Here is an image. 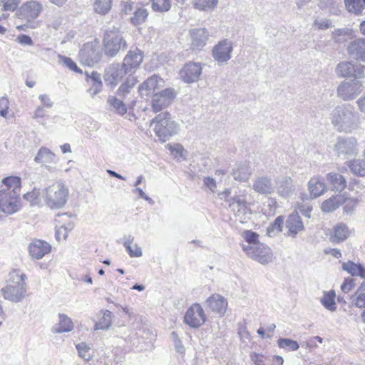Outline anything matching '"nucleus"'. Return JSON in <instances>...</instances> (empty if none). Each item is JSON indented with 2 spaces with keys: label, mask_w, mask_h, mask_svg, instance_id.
Wrapping results in <instances>:
<instances>
[{
  "label": "nucleus",
  "mask_w": 365,
  "mask_h": 365,
  "mask_svg": "<svg viewBox=\"0 0 365 365\" xmlns=\"http://www.w3.org/2000/svg\"><path fill=\"white\" fill-rule=\"evenodd\" d=\"M342 268L351 276H359L362 279H365V268L361 264L348 261L342 264Z\"/></svg>",
  "instance_id": "e433bc0d"
},
{
  "label": "nucleus",
  "mask_w": 365,
  "mask_h": 365,
  "mask_svg": "<svg viewBox=\"0 0 365 365\" xmlns=\"http://www.w3.org/2000/svg\"><path fill=\"white\" fill-rule=\"evenodd\" d=\"M18 42L21 45L32 46L34 44L32 38L26 34H21L17 37Z\"/></svg>",
  "instance_id": "774afa93"
},
{
  "label": "nucleus",
  "mask_w": 365,
  "mask_h": 365,
  "mask_svg": "<svg viewBox=\"0 0 365 365\" xmlns=\"http://www.w3.org/2000/svg\"><path fill=\"white\" fill-rule=\"evenodd\" d=\"M104 53L109 57H114L120 50L127 48L125 41L122 37L118 28H108L103 37Z\"/></svg>",
  "instance_id": "39448f33"
},
{
  "label": "nucleus",
  "mask_w": 365,
  "mask_h": 365,
  "mask_svg": "<svg viewBox=\"0 0 365 365\" xmlns=\"http://www.w3.org/2000/svg\"><path fill=\"white\" fill-rule=\"evenodd\" d=\"M42 10L43 6L40 2L31 0L24 3L18 9L16 15L19 19L26 20L29 23L38 17Z\"/></svg>",
  "instance_id": "f8f14e48"
},
{
  "label": "nucleus",
  "mask_w": 365,
  "mask_h": 365,
  "mask_svg": "<svg viewBox=\"0 0 365 365\" xmlns=\"http://www.w3.org/2000/svg\"><path fill=\"white\" fill-rule=\"evenodd\" d=\"M20 2L21 0H1L4 11H15Z\"/></svg>",
  "instance_id": "bf43d9fd"
},
{
  "label": "nucleus",
  "mask_w": 365,
  "mask_h": 365,
  "mask_svg": "<svg viewBox=\"0 0 365 365\" xmlns=\"http://www.w3.org/2000/svg\"><path fill=\"white\" fill-rule=\"evenodd\" d=\"M252 175L251 168L247 164H240L232 170L233 178L240 182H246Z\"/></svg>",
  "instance_id": "473e14b6"
},
{
  "label": "nucleus",
  "mask_w": 365,
  "mask_h": 365,
  "mask_svg": "<svg viewBox=\"0 0 365 365\" xmlns=\"http://www.w3.org/2000/svg\"><path fill=\"white\" fill-rule=\"evenodd\" d=\"M38 163H56V155L48 148L41 147L34 158Z\"/></svg>",
  "instance_id": "c9c22d12"
},
{
  "label": "nucleus",
  "mask_w": 365,
  "mask_h": 365,
  "mask_svg": "<svg viewBox=\"0 0 365 365\" xmlns=\"http://www.w3.org/2000/svg\"><path fill=\"white\" fill-rule=\"evenodd\" d=\"M344 202L345 200L341 195H333L322 202L321 209L324 212H331Z\"/></svg>",
  "instance_id": "7c9ffc66"
},
{
  "label": "nucleus",
  "mask_w": 365,
  "mask_h": 365,
  "mask_svg": "<svg viewBox=\"0 0 365 365\" xmlns=\"http://www.w3.org/2000/svg\"><path fill=\"white\" fill-rule=\"evenodd\" d=\"M132 83H129V79L127 78L126 81L122 83L118 89L117 94L120 96H124L128 93L133 86L135 85V82L132 80Z\"/></svg>",
  "instance_id": "052dcab7"
},
{
  "label": "nucleus",
  "mask_w": 365,
  "mask_h": 365,
  "mask_svg": "<svg viewBox=\"0 0 365 365\" xmlns=\"http://www.w3.org/2000/svg\"><path fill=\"white\" fill-rule=\"evenodd\" d=\"M143 53L138 48L130 50L125 56L123 66L126 68L128 73H131L133 68H138L142 63Z\"/></svg>",
  "instance_id": "393cba45"
},
{
  "label": "nucleus",
  "mask_w": 365,
  "mask_h": 365,
  "mask_svg": "<svg viewBox=\"0 0 365 365\" xmlns=\"http://www.w3.org/2000/svg\"><path fill=\"white\" fill-rule=\"evenodd\" d=\"M218 3V0H200L195 2V8L206 11L207 9H214Z\"/></svg>",
  "instance_id": "3c124183"
},
{
  "label": "nucleus",
  "mask_w": 365,
  "mask_h": 365,
  "mask_svg": "<svg viewBox=\"0 0 365 365\" xmlns=\"http://www.w3.org/2000/svg\"><path fill=\"white\" fill-rule=\"evenodd\" d=\"M163 83V78L157 75H153L141 83L138 89L142 95L148 96L150 93L154 92L155 89L161 86Z\"/></svg>",
  "instance_id": "c756f323"
},
{
  "label": "nucleus",
  "mask_w": 365,
  "mask_h": 365,
  "mask_svg": "<svg viewBox=\"0 0 365 365\" xmlns=\"http://www.w3.org/2000/svg\"><path fill=\"white\" fill-rule=\"evenodd\" d=\"M242 250L249 257L262 264L264 265L272 261V251L264 243H255L253 245H242Z\"/></svg>",
  "instance_id": "423d86ee"
},
{
  "label": "nucleus",
  "mask_w": 365,
  "mask_h": 365,
  "mask_svg": "<svg viewBox=\"0 0 365 365\" xmlns=\"http://www.w3.org/2000/svg\"><path fill=\"white\" fill-rule=\"evenodd\" d=\"M353 299L355 301V306L359 308L365 307V292H359Z\"/></svg>",
  "instance_id": "69168bd1"
},
{
  "label": "nucleus",
  "mask_w": 365,
  "mask_h": 365,
  "mask_svg": "<svg viewBox=\"0 0 365 365\" xmlns=\"http://www.w3.org/2000/svg\"><path fill=\"white\" fill-rule=\"evenodd\" d=\"M9 109V100L6 97H1L0 98V115L6 118Z\"/></svg>",
  "instance_id": "e2e57ef3"
},
{
  "label": "nucleus",
  "mask_w": 365,
  "mask_h": 365,
  "mask_svg": "<svg viewBox=\"0 0 365 365\" xmlns=\"http://www.w3.org/2000/svg\"><path fill=\"white\" fill-rule=\"evenodd\" d=\"M359 203L357 198H351L346 201L343 207V211L347 215H351Z\"/></svg>",
  "instance_id": "13d9d810"
},
{
  "label": "nucleus",
  "mask_w": 365,
  "mask_h": 365,
  "mask_svg": "<svg viewBox=\"0 0 365 365\" xmlns=\"http://www.w3.org/2000/svg\"><path fill=\"white\" fill-rule=\"evenodd\" d=\"M252 188L259 194L271 195L275 190V185L270 177L263 175L257 177L255 179Z\"/></svg>",
  "instance_id": "5701e85b"
},
{
  "label": "nucleus",
  "mask_w": 365,
  "mask_h": 365,
  "mask_svg": "<svg viewBox=\"0 0 365 365\" xmlns=\"http://www.w3.org/2000/svg\"><path fill=\"white\" fill-rule=\"evenodd\" d=\"M78 355L86 361H89L91 359V356L89 353L90 347L85 342L78 344L76 346Z\"/></svg>",
  "instance_id": "603ef678"
},
{
  "label": "nucleus",
  "mask_w": 365,
  "mask_h": 365,
  "mask_svg": "<svg viewBox=\"0 0 365 365\" xmlns=\"http://www.w3.org/2000/svg\"><path fill=\"white\" fill-rule=\"evenodd\" d=\"M170 339L173 343L176 352L179 354L185 353V347L182 341L180 339L178 334L176 331H172L170 334Z\"/></svg>",
  "instance_id": "5fc2aeb1"
},
{
  "label": "nucleus",
  "mask_w": 365,
  "mask_h": 365,
  "mask_svg": "<svg viewBox=\"0 0 365 365\" xmlns=\"http://www.w3.org/2000/svg\"><path fill=\"white\" fill-rule=\"evenodd\" d=\"M26 282L19 284H7L1 289L3 298L12 303L21 302L26 297Z\"/></svg>",
  "instance_id": "ddd939ff"
},
{
  "label": "nucleus",
  "mask_w": 365,
  "mask_h": 365,
  "mask_svg": "<svg viewBox=\"0 0 365 365\" xmlns=\"http://www.w3.org/2000/svg\"><path fill=\"white\" fill-rule=\"evenodd\" d=\"M86 81L90 86L87 92L93 98L98 94L103 88V82L101 81V74L96 71H93L91 73L86 72Z\"/></svg>",
  "instance_id": "bb28decb"
},
{
  "label": "nucleus",
  "mask_w": 365,
  "mask_h": 365,
  "mask_svg": "<svg viewBox=\"0 0 365 365\" xmlns=\"http://www.w3.org/2000/svg\"><path fill=\"white\" fill-rule=\"evenodd\" d=\"M113 314L109 310L103 311V317L96 322L94 325V330H107L112 324Z\"/></svg>",
  "instance_id": "ea45409f"
},
{
  "label": "nucleus",
  "mask_w": 365,
  "mask_h": 365,
  "mask_svg": "<svg viewBox=\"0 0 365 365\" xmlns=\"http://www.w3.org/2000/svg\"><path fill=\"white\" fill-rule=\"evenodd\" d=\"M233 51V43L228 39H223L218 42L212 49V57L219 63H227L231 58Z\"/></svg>",
  "instance_id": "dca6fc26"
},
{
  "label": "nucleus",
  "mask_w": 365,
  "mask_h": 365,
  "mask_svg": "<svg viewBox=\"0 0 365 365\" xmlns=\"http://www.w3.org/2000/svg\"><path fill=\"white\" fill-rule=\"evenodd\" d=\"M49 243L41 240H34L28 246V251L34 259H40L51 252Z\"/></svg>",
  "instance_id": "4be33fe9"
},
{
  "label": "nucleus",
  "mask_w": 365,
  "mask_h": 365,
  "mask_svg": "<svg viewBox=\"0 0 365 365\" xmlns=\"http://www.w3.org/2000/svg\"><path fill=\"white\" fill-rule=\"evenodd\" d=\"M127 73L123 64L112 63L105 69L104 81L108 85L116 86Z\"/></svg>",
  "instance_id": "f3484780"
},
{
  "label": "nucleus",
  "mask_w": 365,
  "mask_h": 365,
  "mask_svg": "<svg viewBox=\"0 0 365 365\" xmlns=\"http://www.w3.org/2000/svg\"><path fill=\"white\" fill-rule=\"evenodd\" d=\"M148 11L146 9L138 8L133 13V16L130 18V24L135 26L143 24L147 20Z\"/></svg>",
  "instance_id": "79ce46f5"
},
{
  "label": "nucleus",
  "mask_w": 365,
  "mask_h": 365,
  "mask_svg": "<svg viewBox=\"0 0 365 365\" xmlns=\"http://www.w3.org/2000/svg\"><path fill=\"white\" fill-rule=\"evenodd\" d=\"M203 64L200 62L188 61L180 70L179 76L185 83L197 82L202 75Z\"/></svg>",
  "instance_id": "1a4fd4ad"
},
{
  "label": "nucleus",
  "mask_w": 365,
  "mask_h": 365,
  "mask_svg": "<svg viewBox=\"0 0 365 365\" xmlns=\"http://www.w3.org/2000/svg\"><path fill=\"white\" fill-rule=\"evenodd\" d=\"M155 125L154 131L159 140L165 143L179 130V125L173 120L171 115L165 111L159 113L151 120V125Z\"/></svg>",
  "instance_id": "20e7f679"
},
{
  "label": "nucleus",
  "mask_w": 365,
  "mask_h": 365,
  "mask_svg": "<svg viewBox=\"0 0 365 365\" xmlns=\"http://www.w3.org/2000/svg\"><path fill=\"white\" fill-rule=\"evenodd\" d=\"M320 302L324 308L331 312H334L336 309L335 292L333 290L324 292V296L321 298Z\"/></svg>",
  "instance_id": "a19ab883"
},
{
  "label": "nucleus",
  "mask_w": 365,
  "mask_h": 365,
  "mask_svg": "<svg viewBox=\"0 0 365 365\" xmlns=\"http://www.w3.org/2000/svg\"><path fill=\"white\" fill-rule=\"evenodd\" d=\"M363 90L362 83L359 80L353 79L343 81L337 88V94L344 101L354 99Z\"/></svg>",
  "instance_id": "9d476101"
},
{
  "label": "nucleus",
  "mask_w": 365,
  "mask_h": 365,
  "mask_svg": "<svg viewBox=\"0 0 365 365\" xmlns=\"http://www.w3.org/2000/svg\"><path fill=\"white\" fill-rule=\"evenodd\" d=\"M275 189L277 195L284 199L292 197L296 194V186L291 177L284 175L276 180Z\"/></svg>",
  "instance_id": "a211bd4d"
},
{
  "label": "nucleus",
  "mask_w": 365,
  "mask_h": 365,
  "mask_svg": "<svg viewBox=\"0 0 365 365\" xmlns=\"http://www.w3.org/2000/svg\"><path fill=\"white\" fill-rule=\"evenodd\" d=\"M0 190V210L12 215L21 209L20 191L21 180L17 176L4 178Z\"/></svg>",
  "instance_id": "f257e3e1"
},
{
  "label": "nucleus",
  "mask_w": 365,
  "mask_h": 365,
  "mask_svg": "<svg viewBox=\"0 0 365 365\" xmlns=\"http://www.w3.org/2000/svg\"><path fill=\"white\" fill-rule=\"evenodd\" d=\"M353 29L347 27L336 29L332 31V39L338 43H342L353 37Z\"/></svg>",
  "instance_id": "f704fd0d"
},
{
  "label": "nucleus",
  "mask_w": 365,
  "mask_h": 365,
  "mask_svg": "<svg viewBox=\"0 0 365 365\" xmlns=\"http://www.w3.org/2000/svg\"><path fill=\"white\" fill-rule=\"evenodd\" d=\"M284 223V217L278 216L274 221L267 228V232L270 235L272 232H281L282 231V225Z\"/></svg>",
  "instance_id": "864d4df0"
},
{
  "label": "nucleus",
  "mask_w": 365,
  "mask_h": 365,
  "mask_svg": "<svg viewBox=\"0 0 365 365\" xmlns=\"http://www.w3.org/2000/svg\"><path fill=\"white\" fill-rule=\"evenodd\" d=\"M205 304L207 308H209L214 313L218 314L220 317L225 314L227 307L226 299L218 294H212L208 297Z\"/></svg>",
  "instance_id": "b1692460"
},
{
  "label": "nucleus",
  "mask_w": 365,
  "mask_h": 365,
  "mask_svg": "<svg viewBox=\"0 0 365 365\" xmlns=\"http://www.w3.org/2000/svg\"><path fill=\"white\" fill-rule=\"evenodd\" d=\"M346 9L355 15H362L365 9V0H344Z\"/></svg>",
  "instance_id": "4c0bfd02"
},
{
  "label": "nucleus",
  "mask_w": 365,
  "mask_h": 365,
  "mask_svg": "<svg viewBox=\"0 0 365 365\" xmlns=\"http://www.w3.org/2000/svg\"><path fill=\"white\" fill-rule=\"evenodd\" d=\"M68 197L69 190L62 182H54L42 190V197L45 205L51 210L63 208Z\"/></svg>",
  "instance_id": "7ed1b4c3"
},
{
  "label": "nucleus",
  "mask_w": 365,
  "mask_h": 365,
  "mask_svg": "<svg viewBox=\"0 0 365 365\" xmlns=\"http://www.w3.org/2000/svg\"><path fill=\"white\" fill-rule=\"evenodd\" d=\"M170 0H153L152 9L157 12H165L170 9Z\"/></svg>",
  "instance_id": "09e8293b"
},
{
  "label": "nucleus",
  "mask_w": 365,
  "mask_h": 365,
  "mask_svg": "<svg viewBox=\"0 0 365 365\" xmlns=\"http://www.w3.org/2000/svg\"><path fill=\"white\" fill-rule=\"evenodd\" d=\"M332 125L339 132L351 133L359 128L360 115L350 104L336 106L331 113Z\"/></svg>",
  "instance_id": "f03ea898"
},
{
  "label": "nucleus",
  "mask_w": 365,
  "mask_h": 365,
  "mask_svg": "<svg viewBox=\"0 0 365 365\" xmlns=\"http://www.w3.org/2000/svg\"><path fill=\"white\" fill-rule=\"evenodd\" d=\"M288 235L295 237L299 232L304 230V226L298 212H294L289 215L285 222Z\"/></svg>",
  "instance_id": "a878e982"
},
{
  "label": "nucleus",
  "mask_w": 365,
  "mask_h": 365,
  "mask_svg": "<svg viewBox=\"0 0 365 365\" xmlns=\"http://www.w3.org/2000/svg\"><path fill=\"white\" fill-rule=\"evenodd\" d=\"M207 320L205 311L198 303L192 304L186 311L183 322L191 329H197Z\"/></svg>",
  "instance_id": "6e6552de"
},
{
  "label": "nucleus",
  "mask_w": 365,
  "mask_h": 365,
  "mask_svg": "<svg viewBox=\"0 0 365 365\" xmlns=\"http://www.w3.org/2000/svg\"><path fill=\"white\" fill-rule=\"evenodd\" d=\"M176 92L173 88H168L155 93L152 99V108L155 113L160 112L169 106L176 97Z\"/></svg>",
  "instance_id": "4468645a"
},
{
  "label": "nucleus",
  "mask_w": 365,
  "mask_h": 365,
  "mask_svg": "<svg viewBox=\"0 0 365 365\" xmlns=\"http://www.w3.org/2000/svg\"><path fill=\"white\" fill-rule=\"evenodd\" d=\"M190 46L192 51H200L206 45L209 33L205 28L192 29L189 31Z\"/></svg>",
  "instance_id": "6ab92c4d"
},
{
  "label": "nucleus",
  "mask_w": 365,
  "mask_h": 365,
  "mask_svg": "<svg viewBox=\"0 0 365 365\" xmlns=\"http://www.w3.org/2000/svg\"><path fill=\"white\" fill-rule=\"evenodd\" d=\"M134 240V237L129 235L124 237V242L123 245L128 252V255L131 257H139L143 255L142 250L137 245H135V249L133 250L131 247V244Z\"/></svg>",
  "instance_id": "37998d69"
},
{
  "label": "nucleus",
  "mask_w": 365,
  "mask_h": 365,
  "mask_svg": "<svg viewBox=\"0 0 365 365\" xmlns=\"http://www.w3.org/2000/svg\"><path fill=\"white\" fill-rule=\"evenodd\" d=\"M229 207L241 223H245L250 219L252 214L249 204L246 201L245 197L242 195H235Z\"/></svg>",
  "instance_id": "9b49d317"
},
{
  "label": "nucleus",
  "mask_w": 365,
  "mask_h": 365,
  "mask_svg": "<svg viewBox=\"0 0 365 365\" xmlns=\"http://www.w3.org/2000/svg\"><path fill=\"white\" fill-rule=\"evenodd\" d=\"M334 151L339 157L349 159L359 153L358 143L353 137H339L334 145Z\"/></svg>",
  "instance_id": "0eeeda50"
},
{
  "label": "nucleus",
  "mask_w": 365,
  "mask_h": 365,
  "mask_svg": "<svg viewBox=\"0 0 365 365\" xmlns=\"http://www.w3.org/2000/svg\"><path fill=\"white\" fill-rule=\"evenodd\" d=\"M108 104L113 107L115 111L123 115L127 112V107L122 100L117 98L115 96H109L107 100Z\"/></svg>",
  "instance_id": "a18cd8bd"
},
{
  "label": "nucleus",
  "mask_w": 365,
  "mask_h": 365,
  "mask_svg": "<svg viewBox=\"0 0 365 365\" xmlns=\"http://www.w3.org/2000/svg\"><path fill=\"white\" fill-rule=\"evenodd\" d=\"M346 165L351 173L358 177L365 176V160L360 158H354L346 162Z\"/></svg>",
  "instance_id": "72a5a7b5"
},
{
  "label": "nucleus",
  "mask_w": 365,
  "mask_h": 365,
  "mask_svg": "<svg viewBox=\"0 0 365 365\" xmlns=\"http://www.w3.org/2000/svg\"><path fill=\"white\" fill-rule=\"evenodd\" d=\"M277 344L279 348L285 349L289 351H297L299 347L297 341L288 338H279L277 340Z\"/></svg>",
  "instance_id": "49530a36"
},
{
  "label": "nucleus",
  "mask_w": 365,
  "mask_h": 365,
  "mask_svg": "<svg viewBox=\"0 0 365 365\" xmlns=\"http://www.w3.org/2000/svg\"><path fill=\"white\" fill-rule=\"evenodd\" d=\"M307 187L312 199L317 198L327 190L324 179L319 175L313 177L309 180Z\"/></svg>",
  "instance_id": "cd10ccee"
},
{
  "label": "nucleus",
  "mask_w": 365,
  "mask_h": 365,
  "mask_svg": "<svg viewBox=\"0 0 365 365\" xmlns=\"http://www.w3.org/2000/svg\"><path fill=\"white\" fill-rule=\"evenodd\" d=\"M58 58L60 64L63 65L72 71L78 73H82V70L78 67L76 63L70 57L58 54Z\"/></svg>",
  "instance_id": "de8ad7c7"
},
{
  "label": "nucleus",
  "mask_w": 365,
  "mask_h": 365,
  "mask_svg": "<svg viewBox=\"0 0 365 365\" xmlns=\"http://www.w3.org/2000/svg\"><path fill=\"white\" fill-rule=\"evenodd\" d=\"M40 195L42 196V191L41 192L40 189L34 188L32 191L25 193L23 197L26 201L35 204L37 202L36 201Z\"/></svg>",
  "instance_id": "4d7b16f0"
},
{
  "label": "nucleus",
  "mask_w": 365,
  "mask_h": 365,
  "mask_svg": "<svg viewBox=\"0 0 365 365\" xmlns=\"http://www.w3.org/2000/svg\"><path fill=\"white\" fill-rule=\"evenodd\" d=\"M365 71V65L361 64H355L354 66V73H353V77L354 79L359 80L365 77L364 75Z\"/></svg>",
  "instance_id": "0e129e2a"
},
{
  "label": "nucleus",
  "mask_w": 365,
  "mask_h": 365,
  "mask_svg": "<svg viewBox=\"0 0 365 365\" xmlns=\"http://www.w3.org/2000/svg\"><path fill=\"white\" fill-rule=\"evenodd\" d=\"M355 279L346 278L341 286V289L344 293H348L355 287Z\"/></svg>",
  "instance_id": "680f3d73"
},
{
  "label": "nucleus",
  "mask_w": 365,
  "mask_h": 365,
  "mask_svg": "<svg viewBox=\"0 0 365 365\" xmlns=\"http://www.w3.org/2000/svg\"><path fill=\"white\" fill-rule=\"evenodd\" d=\"M112 0H95L93 10L100 15L107 14L111 9Z\"/></svg>",
  "instance_id": "c03bdc74"
},
{
  "label": "nucleus",
  "mask_w": 365,
  "mask_h": 365,
  "mask_svg": "<svg viewBox=\"0 0 365 365\" xmlns=\"http://www.w3.org/2000/svg\"><path fill=\"white\" fill-rule=\"evenodd\" d=\"M355 64L351 61H343L336 67V73L340 77H351L354 73Z\"/></svg>",
  "instance_id": "58836bf2"
},
{
  "label": "nucleus",
  "mask_w": 365,
  "mask_h": 365,
  "mask_svg": "<svg viewBox=\"0 0 365 365\" xmlns=\"http://www.w3.org/2000/svg\"><path fill=\"white\" fill-rule=\"evenodd\" d=\"M26 276L24 273H21L20 269H14L9 273V282L14 284H19L25 282Z\"/></svg>",
  "instance_id": "8fccbe9b"
},
{
  "label": "nucleus",
  "mask_w": 365,
  "mask_h": 365,
  "mask_svg": "<svg viewBox=\"0 0 365 365\" xmlns=\"http://www.w3.org/2000/svg\"><path fill=\"white\" fill-rule=\"evenodd\" d=\"M73 329L71 319L64 314H59V323L52 328L53 333H63L71 331Z\"/></svg>",
  "instance_id": "2f4dec72"
},
{
  "label": "nucleus",
  "mask_w": 365,
  "mask_h": 365,
  "mask_svg": "<svg viewBox=\"0 0 365 365\" xmlns=\"http://www.w3.org/2000/svg\"><path fill=\"white\" fill-rule=\"evenodd\" d=\"M242 237L248 243L247 245H253L255 243H260L258 241L259 235L252 230H245L242 234Z\"/></svg>",
  "instance_id": "6e6d98bb"
},
{
  "label": "nucleus",
  "mask_w": 365,
  "mask_h": 365,
  "mask_svg": "<svg viewBox=\"0 0 365 365\" xmlns=\"http://www.w3.org/2000/svg\"><path fill=\"white\" fill-rule=\"evenodd\" d=\"M298 210L304 216L309 218L310 213L312 211V207L308 204H302L299 205Z\"/></svg>",
  "instance_id": "338daca9"
},
{
  "label": "nucleus",
  "mask_w": 365,
  "mask_h": 365,
  "mask_svg": "<svg viewBox=\"0 0 365 365\" xmlns=\"http://www.w3.org/2000/svg\"><path fill=\"white\" fill-rule=\"evenodd\" d=\"M352 232L346 224L338 222L332 227L329 240L334 245H339L346 241Z\"/></svg>",
  "instance_id": "aec40b11"
},
{
  "label": "nucleus",
  "mask_w": 365,
  "mask_h": 365,
  "mask_svg": "<svg viewBox=\"0 0 365 365\" xmlns=\"http://www.w3.org/2000/svg\"><path fill=\"white\" fill-rule=\"evenodd\" d=\"M327 180L332 191L342 192L346 187L345 178L339 173L331 172L327 175Z\"/></svg>",
  "instance_id": "c85d7f7f"
},
{
  "label": "nucleus",
  "mask_w": 365,
  "mask_h": 365,
  "mask_svg": "<svg viewBox=\"0 0 365 365\" xmlns=\"http://www.w3.org/2000/svg\"><path fill=\"white\" fill-rule=\"evenodd\" d=\"M346 51L351 58L365 63V38L351 41L347 45Z\"/></svg>",
  "instance_id": "412c9836"
},
{
  "label": "nucleus",
  "mask_w": 365,
  "mask_h": 365,
  "mask_svg": "<svg viewBox=\"0 0 365 365\" xmlns=\"http://www.w3.org/2000/svg\"><path fill=\"white\" fill-rule=\"evenodd\" d=\"M78 55L81 61L88 66H93L98 63L102 56L100 47L93 43L84 44Z\"/></svg>",
  "instance_id": "2eb2a0df"
}]
</instances>
